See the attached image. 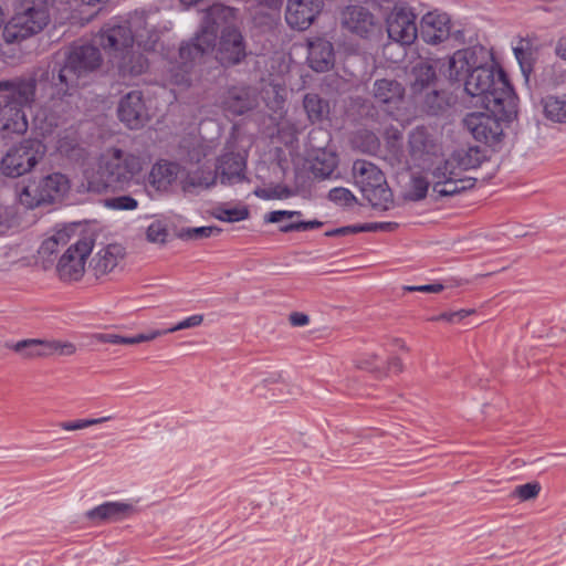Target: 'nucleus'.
<instances>
[{"label":"nucleus","mask_w":566,"mask_h":566,"mask_svg":"<svg viewBox=\"0 0 566 566\" xmlns=\"http://www.w3.org/2000/svg\"><path fill=\"white\" fill-rule=\"evenodd\" d=\"M408 291H417V292H426V293H439L443 290L442 284H426V285H417V286H408L406 287Z\"/></svg>","instance_id":"obj_60"},{"label":"nucleus","mask_w":566,"mask_h":566,"mask_svg":"<svg viewBox=\"0 0 566 566\" xmlns=\"http://www.w3.org/2000/svg\"><path fill=\"white\" fill-rule=\"evenodd\" d=\"M353 176L363 196L376 208H386L391 192L382 171L373 163L358 159L353 165Z\"/></svg>","instance_id":"obj_8"},{"label":"nucleus","mask_w":566,"mask_h":566,"mask_svg":"<svg viewBox=\"0 0 566 566\" xmlns=\"http://www.w3.org/2000/svg\"><path fill=\"white\" fill-rule=\"evenodd\" d=\"M112 418H113L112 416H105L102 418L77 419V420H73V421H63L60 423V427L66 431L82 430V429H86V428L95 426V424H99V423L109 421V420H112Z\"/></svg>","instance_id":"obj_46"},{"label":"nucleus","mask_w":566,"mask_h":566,"mask_svg":"<svg viewBox=\"0 0 566 566\" xmlns=\"http://www.w3.org/2000/svg\"><path fill=\"white\" fill-rule=\"evenodd\" d=\"M430 181L420 174H413L406 185L403 198L410 201H420L426 198Z\"/></svg>","instance_id":"obj_38"},{"label":"nucleus","mask_w":566,"mask_h":566,"mask_svg":"<svg viewBox=\"0 0 566 566\" xmlns=\"http://www.w3.org/2000/svg\"><path fill=\"white\" fill-rule=\"evenodd\" d=\"M281 378L282 376L279 373L271 374L269 377L264 378L259 385H256L253 390L258 392L261 389V387L280 382Z\"/></svg>","instance_id":"obj_63"},{"label":"nucleus","mask_w":566,"mask_h":566,"mask_svg":"<svg viewBox=\"0 0 566 566\" xmlns=\"http://www.w3.org/2000/svg\"><path fill=\"white\" fill-rule=\"evenodd\" d=\"M182 148L186 149L187 160L190 164H198L208 155L207 146L199 138H193L188 146L184 145Z\"/></svg>","instance_id":"obj_45"},{"label":"nucleus","mask_w":566,"mask_h":566,"mask_svg":"<svg viewBox=\"0 0 566 566\" xmlns=\"http://www.w3.org/2000/svg\"><path fill=\"white\" fill-rule=\"evenodd\" d=\"M337 167V157L334 153L326 149H318L311 159V171L313 175L321 179H326L332 176Z\"/></svg>","instance_id":"obj_35"},{"label":"nucleus","mask_w":566,"mask_h":566,"mask_svg":"<svg viewBox=\"0 0 566 566\" xmlns=\"http://www.w3.org/2000/svg\"><path fill=\"white\" fill-rule=\"evenodd\" d=\"M94 241L86 235L77 239L61 256L56 270L63 281H77L85 272L86 258L93 250Z\"/></svg>","instance_id":"obj_14"},{"label":"nucleus","mask_w":566,"mask_h":566,"mask_svg":"<svg viewBox=\"0 0 566 566\" xmlns=\"http://www.w3.org/2000/svg\"><path fill=\"white\" fill-rule=\"evenodd\" d=\"M290 322L293 326H305L308 324L310 318L303 313H292L290 315Z\"/></svg>","instance_id":"obj_61"},{"label":"nucleus","mask_w":566,"mask_h":566,"mask_svg":"<svg viewBox=\"0 0 566 566\" xmlns=\"http://www.w3.org/2000/svg\"><path fill=\"white\" fill-rule=\"evenodd\" d=\"M546 76L553 87H558L566 82V71L559 64H553L546 70Z\"/></svg>","instance_id":"obj_52"},{"label":"nucleus","mask_w":566,"mask_h":566,"mask_svg":"<svg viewBox=\"0 0 566 566\" xmlns=\"http://www.w3.org/2000/svg\"><path fill=\"white\" fill-rule=\"evenodd\" d=\"M541 485L538 482H530L515 486L511 493V497H517L520 501H530L539 494Z\"/></svg>","instance_id":"obj_47"},{"label":"nucleus","mask_w":566,"mask_h":566,"mask_svg":"<svg viewBox=\"0 0 566 566\" xmlns=\"http://www.w3.org/2000/svg\"><path fill=\"white\" fill-rule=\"evenodd\" d=\"M323 226V222L318 220L313 221H298L292 222L290 227H280V231L282 232H291V231H307L312 229H317Z\"/></svg>","instance_id":"obj_54"},{"label":"nucleus","mask_w":566,"mask_h":566,"mask_svg":"<svg viewBox=\"0 0 566 566\" xmlns=\"http://www.w3.org/2000/svg\"><path fill=\"white\" fill-rule=\"evenodd\" d=\"M464 91L476 98L474 104L492 113H503L509 117L514 113L513 90L502 71H494L480 63L464 81Z\"/></svg>","instance_id":"obj_2"},{"label":"nucleus","mask_w":566,"mask_h":566,"mask_svg":"<svg viewBox=\"0 0 566 566\" xmlns=\"http://www.w3.org/2000/svg\"><path fill=\"white\" fill-rule=\"evenodd\" d=\"M544 117L554 124H566V97L547 95L542 98Z\"/></svg>","instance_id":"obj_37"},{"label":"nucleus","mask_w":566,"mask_h":566,"mask_svg":"<svg viewBox=\"0 0 566 566\" xmlns=\"http://www.w3.org/2000/svg\"><path fill=\"white\" fill-rule=\"evenodd\" d=\"M217 29L207 23L196 35L192 42L186 43L179 49V56L184 65L182 74L174 77V83L189 85L188 72L190 64L216 46Z\"/></svg>","instance_id":"obj_13"},{"label":"nucleus","mask_w":566,"mask_h":566,"mask_svg":"<svg viewBox=\"0 0 566 566\" xmlns=\"http://www.w3.org/2000/svg\"><path fill=\"white\" fill-rule=\"evenodd\" d=\"M120 337L122 335L115 333H99L94 336V338L99 343H108L114 345L120 344Z\"/></svg>","instance_id":"obj_59"},{"label":"nucleus","mask_w":566,"mask_h":566,"mask_svg":"<svg viewBox=\"0 0 566 566\" xmlns=\"http://www.w3.org/2000/svg\"><path fill=\"white\" fill-rule=\"evenodd\" d=\"M135 506L124 502H105L88 511L87 517L93 521L117 522L135 513Z\"/></svg>","instance_id":"obj_31"},{"label":"nucleus","mask_w":566,"mask_h":566,"mask_svg":"<svg viewBox=\"0 0 566 566\" xmlns=\"http://www.w3.org/2000/svg\"><path fill=\"white\" fill-rule=\"evenodd\" d=\"M7 347L25 359L44 358L53 355L71 356L76 352V346L73 343L56 339L29 338L7 345Z\"/></svg>","instance_id":"obj_16"},{"label":"nucleus","mask_w":566,"mask_h":566,"mask_svg":"<svg viewBox=\"0 0 566 566\" xmlns=\"http://www.w3.org/2000/svg\"><path fill=\"white\" fill-rule=\"evenodd\" d=\"M398 228V223L396 222H370L359 226V232L366 231V232H376V231H384V232H391L395 231Z\"/></svg>","instance_id":"obj_53"},{"label":"nucleus","mask_w":566,"mask_h":566,"mask_svg":"<svg viewBox=\"0 0 566 566\" xmlns=\"http://www.w3.org/2000/svg\"><path fill=\"white\" fill-rule=\"evenodd\" d=\"M73 228L65 227L61 230H57L51 238L60 245H65L71 239V232Z\"/></svg>","instance_id":"obj_57"},{"label":"nucleus","mask_w":566,"mask_h":566,"mask_svg":"<svg viewBox=\"0 0 566 566\" xmlns=\"http://www.w3.org/2000/svg\"><path fill=\"white\" fill-rule=\"evenodd\" d=\"M29 128V122L23 108L3 105L1 109V132L23 135Z\"/></svg>","instance_id":"obj_32"},{"label":"nucleus","mask_w":566,"mask_h":566,"mask_svg":"<svg viewBox=\"0 0 566 566\" xmlns=\"http://www.w3.org/2000/svg\"><path fill=\"white\" fill-rule=\"evenodd\" d=\"M36 80L32 76L0 81V97L4 105L25 108L35 99Z\"/></svg>","instance_id":"obj_18"},{"label":"nucleus","mask_w":566,"mask_h":566,"mask_svg":"<svg viewBox=\"0 0 566 566\" xmlns=\"http://www.w3.org/2000/svg\"><path fill=\"white\" fill-rule=\"evenodd\" d=\"M118 117L130 129L139 128L145 124L148 114L139 91H132L120 99Z\"/></svg>","instance_id":"obj_22"},{"label":"nucleus","mask_w":566,"mask_h":566,"mask_svg":"<svg viewBox=\"0 0 566 566\" xmlns=\"http://www.w3.org/2000/svg\"><path fill=\"white\" fill-rule=\"evenodd\" d=\"M159 336H163V332H160V329L137 334L135 336H122L119 345H136L139 343L154 340Z\"/></svg>","instance_id":"obj_50"},{"label":"nucleus","mask_w":566,"mask_h":566,"mask_svg":"<svg viewBox=\"0 0 566 566\" xmlns=\"http://www.w3.org/2000/svg\"><path fill=\"white\" fill-rule=\"evenodd\" d=\"M159 40L157 30H147V15L145 11H135L128 20L113 18L106 22L96 35L97 43L108 52L111 59L127 49L134 42L144 50H153Z\"/></svg>","instance_id":"obj_3"},{"label":"nucleus","mask_w":566,"mask_h":566,"mask_svg":"<svg viewBox=\"0 0 566 566\" xmlns=\"http://www.w3.org/2000/svg\"><path fill=\"white\" fill-rule=\"evenodd\" d=\"M258 105L255 92L249 87H232L223 97L224 111L232 115H242Z\"/></svg>","instance_id":"obj_28"},{"label":"nucleus","mask_w":566,"mask_h":566,"mask_svg":"<svg viewBox=\"0 0 566 566\" xmlns=\"http://www.w3.org/2000/svg\"><path fill=\"white\" fill-rule=\"evenodd\" d=\"M101 63L102 56L96 46H73L56 74L52 73V82L59 93L67 94L71 90L77 88L82 84L81 80L98 69Z\"/></svg>","instance_id":"obj_5"},{"label":"nucleus","mask_w":566,"mask_h":566,"mask_svg":"<svg viewBox=\"0 0 566 566\" xmlns=\"http://www.w3.org/2000/svg\"><path fill=\"white\" fill-rule=\"evenodd\" d=\"M168 235V228L160 220L153 221L146 229V239L154 244L164 245L167 242Z\"/></svg>","instance_id":"obj_41"},{"label":"nucleus","mask_w":566,"mask_h":566,"mask_svg":"<svg viewBox=\"0 0 566 566\" xmlns=\"http://www.w3.org/2000/svg\"><path fill=\"white\" fill-rule=\"evenodd\" d=\"M238 10L231 7H227L223 4H213L207 12V18L212 24L218 23L219 21H233L237 18Z\"/></svg>","instance_id":"obj_43"},{"label":"nucleus","mask_w":566,"mask_h":566,"mask_svg":"<svg viewBox=\"0 0 566 566\" xmlns=\"http://www.w3.org/2000/svg\"><path fill=\"white\" fill-rule=\"evenodd\" d=\"M202 322H203V315L196 314V315H192V316H189V317L182 319L181 322H179L178 324L174 325L170 328L163 329L161 332H163V335H166V334L174 333L177 331L197 327V326L201 325Z\"/></svg>","instance_id":"obj_51"},{"label":"nucleus","mask_w":566,"mask_h":566,"mask_svg":"<svg viewBox=\"0 0 566 566\" xmlns=\"http://www.w3.org/2000/svg\"><path fill=\"white\" fill-rule=\"evenodd\" d=\"M181 174L179 164L168 160L155 163L148 175V184L157 191L168 192Z\"/></svg>","instance_id":"obj_27"},{"label":"nucleus","mask_w":566,"mask_h":566,"mask_svg":"<svg viewBox=\"0 0 566 566\" xmlns=\"http://www.w3.org/2000/svg\"><path fill=\"white\" fill-rule=\"evenodd\" d=\"M555 53L558 57L566 61V38H560L555 46Z\"/></svg>","instance_id":"obj_64"},{"label":"nucleus","mask_w":566,"mask_h":566,"mask_svg":"<svg viewBox=\"0 0 566 566\" xmlns=\"http://www.w3.org/2000/svg\"><path fill=\"white\" fill-rule=\"evenodd\" d=\"M106 207L114 210H135L138 201L130 196H120L107 199Z\"/></svg>","instance_id":"obj_49"},{"label":"nucleus","mask_w":566,"mask_h":566,"mask_svg":"<svg viewBox=\"0 0 566 566\" xmlns=\"http://www.w3.org/2000/svg\"><path fill=\"white\" fill-rule=\"evenodd\" d=\"M488 57V51L481 45L458 50L440 66V71L450 81L462 82L480 63H486Z\"/></svg>","instance_id":"obj_12"},{"label":"nucleus","mask_w":566,"mask_h":566,"mask_svg":"<svg viewBox=\"0 0 566 566\" xmlns=\"http://www.w3.org/2000/svg\"><path fill=\"white\" fill-rule=\"evenodd\" d=\"M307 61L316 72H326L334 65V50L329 41L315 39L308 43Z\"/></svg>","instance_id":"obj_29"},{"label":"nucleus","mask_w":566,"mask_h":566,"mask_svg":"<svg viewBox=\"0 0 566 566\" xmlns=\"http://www.w3.org/2000/svg\"><path fill=\"white\" fill-rule=\"evenodd\" d=\"M149 161L148 156L109 148L98 158L96 172L86 174L87 188L90 191L102 192L108 188L128 187Z\"/></svg>","instance_id":"obj_1"},{"label":"nucleus","mask_w":566,"mask_h":566,"mask_svg":"<svg viewBox=\"0 0 566 566\" xmlns=\"http://www.w3.org/2000/svg\"><path fill=\"white\" fill-rule=\"evenodd\" d=\"M415 86L424 87L436 78L434 67L428 62H419L413 67Z\"/></svg>","instance_id":"obj_42"},{"label":"nucleus","mask_w":566,"mask_h":566,"mask_svg":"<svg viewBox=\"0 0 566 566\" xmlns=\"http://www.w3.org/2000/svg\"><path fill=\"white\" fill-rule=\"evenodd\" d=\"M431 177L432 192L438 197H451L474 186V179L462 178L448 157L428 169Z\"/></svg>","instance_id":"obj_11"},{"label":"nucleus","mask_w":566,"mask_h":566,"mask_svg":"<svg viewBox=\"0 0 566 566\" xmlns=\"http://www.w3.org/2000/svg\"><path fill=\"white\" fill-rule=\"evenodd\" d=\"M388 38L401 45H410L418 36L413 0H384Z\"/></svg>","instance_id":"obj_6"},{"label":"nucleus","mask_w":566,"mask_h":566,"mask_svg":"<svg viewBox=\"0 0 566 566\" xmlns=\"http://www.w3.org/2000/svg\"><path fill=\"white\" fill-rule=\"evenodd\" d=\"M495 114L490 111L470 113L463 118V125L476 140L486 144L497 143L503 129Z\"/></svg>","instance_id":"obj_17"},{"label":"nucleus","mask_w":566,"mask_h":566,"mask_svg":"<svg viewBox=\"0 0 566 566\" xmlns=\"http://www.w3.org/2000/svg\"><path fill=\"white\" fill-rule=\"evenodd\" d=\"M342 29L360 39L373 40L381 35L382 22L368 7L346 6L339 13Z\"/></svg>","instance_id":"obj_10"},{"label":"nucleus","mask_w":566,"mask_h":566,"mask_svg":"<svg viewBox=\"0 0 566 566\" xmlns=\"http://www.w3.org/2000/svg\"><path fill=\"white\" fill-rule=\"evenodd\" d=\"M300 211H289V210H276L271 211L264 217V220L270 223H277L284 219H292L294 217H300Z\"/></svg>","instance_id":"obj_55"},{"label":"nucleus","mask_w":566,"mask_h":566,"mask_svg":"<svg viewBox=\"0 0 566 566\" xmlns=\"http://www.w3.org/2000/svg\"><path fill=\"white\" fill-rule=\"evenodd\" d=\"M374 103L395 119H400L406 106L405 87L391 78L375 81L371 90Z\"/></svg>","instance_id":"obj_15"},{"label":"nucleus","mask_w":566,"mask_h":566,"mask_svg":"<svg viewBox=\"0 0 566 566\" xmlns=\"http://www.w3.org/2000/svg\"><path fill=\"white\" fill-rule=\"evenodd\" d=\"M69 104L62 98H52L41 106L33 117V125L42 135L50 134L64 122Z\"/></svg>","instance_id":"obj_21"},{"label":"nucleus","mask_w":566,"mask_h":566,"mask_svg":"<svg viewBox=\"0 0 566 566\" xmlns=\"http://www.w3.org/2000/svg\"><path fill=\"white\" fill-rule=\"evenodd\" d=\"M323 6L324 0H289L285 20L293 29L305 30L321 12Z\"/></svg>","instance_id":"obj_19"},{"label":"nucleus","mask_w":566,"mask_h":566,"mask_svg":"<svg viewBox=\"0 0 566 566\" xmlns=\"http://www.w3.org/2000/svg\"><path fill=\"white\" fill-rule=\"evenodd\" d=\"M303 111L310 124L315 125L328 119L331 106L318 94L307 93L303 97Z\"/></svg>","instance_id":"obj_33"},{"label":"nucleus","mask_w":566,"mask_h":566,"mask_svg":"<svg viewBox=\"0 0 566 566\" xmlns=\"http://www.w3.org/2000/svg\"><path fill=\"white\" fill-rule=\"evenodd\" d=\"M211 214L224 222H238L245 220L249 217L247 207H227L224 205L217 206L212 209Z\"/></svg>","instance_id":"obj_39"},{"label":"nucleus","mask_w":566,"mask_h":566,"mask_svg":"<svg viewBox=\"0 0 566 566\" xmlns=\"http://www.w3.org/2000/svg\"><path fill=\"white\" fill-rule=\"evenodd\" d=\"M472 313V311L470 310H460V311H455V312H449V313H443L439 316H437L434 319L437 321H447L449 323H457V322H460L461 319H463L464 317L469 316L470 314Z\"/></svg>","instance_id":"obj_56"},{"label":"nucleus","mask_w":566,"mask_h":566,"mask_svg":"<svg viewBox=\"0 0 566 566\" xmlns=\"http://www.w3.org/2000/svg\"><path fill=\"white\" fill-rule=\"evenodd\" d=\"M328 199L342 206H353L356 202L355 196L347 188L336 187L329 190Z\"/></svg>","instance_id":"obj_48"},{"label":"nucleus","mask_w":566,"mask_h":566,"mask_svg":"<svg viewBox=\"0 0 566 566\" xmlns=\"http://www.w3.org/2000/svg\"><path fill=\"white\" fill-rule=\"evenodd\" d=\"M450 160L453 161V166L458 171L459 176L465 170L476 168L481 164V151L478 147L459 148L454 150L450 156Z\"/></svg>","instance_id":"obj_36"},{"label":"nucleus","mask_w":566,"mask_h":566,"mask_svg":"<svg viewBox=\"0 0 566 566\" xmlns=\"http://www.w3.org/2000/svg\"><path fill=\"white\" fill-rule=\"evenodd\" d=\"M245 56V44L241 32L233 28H224L217 49V59L224 65H234Z\"/></svg>","instance_id":"obj_20"},{"label":"nucleus","mask_w":566,"mask_h":566,"mask_svg":"<svg viewBox=\"0 0 566 566\" xmlns=\"http://www.w3.org/2000/svg\"><path fill=\"white\" fill-rule=\"evenodd\" d=\"M52 3L53 0H22L15 14L4 24V42L20 43L40 33L50 22Z\"/></svg>","instance_id":"obj_4"},{"label":"nucleus","mask_w":566,"mask_h":566,"mask_svg":"<svg viewBox=\"0 0 566 566\" xmlns=\"http://www.w3.org/2000/svg\"><path fill=\"white\" fill-rule=\"evenodd\" d=\"M69 190L70 181L66 176L54 172L24 186L19 192V201L27 208L32 209L41 203L61 199Z\"/></svg>","instance_id":"obj_9"},{"label":"nucleus","mask_w":566,"mask_h":566,"mask_svg":"<svg viewBox=\"0 0 566 566\" xmlns=\"http://www.w3.org/2000/svg\"><path fill=\"white\" fill-rule=\"evenodd\" d=\"M441 146L437 136L426 127H416L409 135V153L413 160L426 161L437 156Z\"/></svg>","instance_id":"obj_23"},{"label":"nucleus","mask_w":566,"mask_h":566,"mask_svg":"<svg viewBox=\"0 0 566 566\" xmlns=\"http://www.w3.org/2000/svg\"><path fill=\"white\" fill-rule=\"evenodd\" d=\"M217 181L214 171L199 168L181 177L180 186L184 192H192L196 188L209 189L213 187Z\"/></svg>","instance_id":"obj_34"},{"label":"nucleus","mask_w":566,"mask_h":566,"mask_svg":"<svg viewBox=\"0 0 566 566\" xmlns=\"http://www.w3.org/2000/svg\"><path fill=\"white\" fill-rule=\"evenodd\" d=\"M112 63L117 67L118 75L124 82L134 80L148 69L147 59L135 49L134 44L117 57H113Z\"/></svg>","instance_id":"obj_25"},{"label":"nucleus","mask_w":566,"mask_h":566,"mask_svg":"<svg viewBox=\"0 0 566 566\" xmlns=\"http://www.w3.org/2000/svg\"><path fill=\"white\" fill-rule=\"evenodd\" d=\"M254 195L264 200L286 199L293 196V191L285 186H274L269 188H258Z\"/></svg>","instance_id":"obj_44"},{"label":"nucleus","mask_w":566,"mask_h":566,"mask_svg":"<svg viewBox=\"0 0 566 566\" xmlns=\"http://www.w3.org/2000/svg\"><path fill=\"white\" fill-rule=\"evenodd\" d=\"M359 232V226H347L337 228L325 233L326 237L348 235Z\"/></svg>","instance_id":"obj_58"},{"label":"nucleus","mask_w":566,"mask_h":566,"mask_svg":"<svg viewBox=\"0 0 566 566\" xmlns=\"http://www.w3.org/2000/svg\"><path fill=\"white\" fill-rule=\"evenodd\" d=\"M244 158L233 151L224 153L217 161L216 175L221 185H233L243 180Z\"/></svg>","instance_id":"obj_26"},{"label":"nucleus","mask_w":566,"mask_h":566,"mask_svg":"<svg viewBox=\"0 0 566 566\" xmlns=\"http://www.w3.org/2000/svg\"><path fill=\"white\" fill-rule=\"evenodd\" d=\"M221 233V229L216 226L184 228L179 231L178 237L182 240H201L210 237H217Z\"/></svg>","instance_id":"obj_40"},{"label":"nucleus","mask_w":566,"mask_h":566,"mask_svg":"<svg viewBox=\"0 0 566 566\" xmlns=\"http://www.w3.org/2000/svg\"><path fill=\"white\" fill-rule=\"evenodd\" d=\"M125 248L118 243H112L102 248L92 259V266L97 275L112 272L124 259Z\"/></svg>","instance_id":"obj_30"},{"label":"nucleus","mask_w":566,"mask_h":566,"mask_svg":"<svg viewBox=\"0 0 566 566\" xmlns=\"http://www.w3.org/2000/svg\"><path fill=\"white\" fill-rule=\"evenodd\" d=\"M45 145L35 138L23 139L8 149L0 161L1 172L17 178L30 172L44 157Z\"/></svg>","instance_id":"obj_7"},{"label":"nucleus","mask_w":566,"mask_h":566,"mask_svg":"<svg viewBox=\"0 0 566 566\" xmlns=\"http://www.w3.org/2000/svg\"><path fill=\"white\" fill-rule=\"evenodd\" d=\"M450 18L447 13L432 11L421 19L420 35L428 44H439L450 35Z\"/></svg>","instance_id":"obj_24"},{"label":"nucleus","mask_w":566,"mask_h":566,"mask_svg":"<svg viewBox=\"0 0 566 566\" xmlns=\"http://www.w3.org/2000/svg\"><path fill=\"white\" fill-rule=\"evenodd\" d=\"M59 244L50 237L41 244L40 252L43 254H52L56 251Z\"/></svg>","instance_id":"obj_62"}]
</instances>
